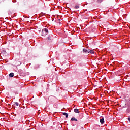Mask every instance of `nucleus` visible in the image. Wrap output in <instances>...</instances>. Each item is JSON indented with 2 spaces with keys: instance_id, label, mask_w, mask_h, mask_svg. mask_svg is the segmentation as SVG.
Segmentation results:
<instances>
[{
  "instance_id": "9b49d317",
  "label": "nucleus",
  "mask_w": 130,
  "mask_h": 130,
  "mask_svg": "<svg viewBox=\"0 0 130 130\" xmlns=\"http://www.w3.org/2000/svg\"><path fill=\"white\" fill-rule=\"evenodd\" d=\"M47 39L48 40H49V41H50V40H51V38H50V37H47Z\"/></svg>"
},
{
  "instance_id": "6e6552de",
  "label": "nucleus",
  "mask_w": 130,
  "mask_h": 130,
  "mask_svg": "<svg viewBox=\"0 0 130 130\" xmlns=\"http://www.w3.org/2000/svg\"><path fill=\"white\" fill-rule=\"evenodd\" d=\"M15 105H16V106H19V103H18V102H15Z\"/></svg>"
},
{
  "instance_id": "0eeeda50",
  "label": "nucleus",
  "mask_w": 130,
  "mask_h": 130,
  "mask_svg": "<svg viewBox=\"0 0 130 130\" xmlns=\"http://www.w3.org/2000/svg\"><path fill=\"white\" fill-rule=\"evenodd\" d=\"M74 112H75V113H79V109H74Z\"/></svg>"
},
{
  "instance_id": "1a4fd4ad",
  "label": "nucleus",
  "mask_w": 130,
  "mask_h": 130,
  "mask_svg": "<svg viewBox=\"0 0 130 130\" xmlns=\"http://www.w3.org/2000/svg\"><path fill=\"white\" fill-rule=\"evenodd\" d=\"M79 8H80V7L78 5L75 6V9H79Z\"/></svg>"
},
{
  "instance_id": "39448f33",
  "label": "nucleus",
  "mask_w": 130,
  "mask_h": 130,
  "mask_svg": "<svg viewBox=\"0 0 130 130\" xmlns=\"http://www.w3.org/2000/svg\"><path fill=\"white\" fill-rule=\"evenodd\" d=\"M78 121V119H77L76 118L73 117L71 118V121Z\"/></svg>"
},
{
  "instance_id": "20e7f679",
  "label": "nucleus",
  "mask_w": 130,
  "mask_h": 130,
  "mask_svg": "<svg viewBox=\"0 0 130 130\" xmlns=\"http://www.w3.org/2000/svg\"><path fill=\"white\" fill-rule=\"evenodd\" d=\"M63 115H64L66 118H68V117H69V114L67 113H66V112L63 113Z\"/></svg>"
},
{
  "instance_id": "9d476101",
  "label": "nucleus",
  "mask_w": 130,
  "mask_h": 130,
  "mask_svg": "<svg viewBox=\"0 0 130 130\" xmlns=\"http://www.w3.org/2000/svg\"><path fill=\"white\" fill-rule=\"evenodd\" d=\"M2 53H6V50L4 49L2 51Z\"/></svg>"
},
{
  "instance_id": "423d86ee",
  "label": "nucleus",
  "mask_w": 130,
  "mask_h": 130,
  "mask_svg": "<svg viewBox=\"0 0 130 130\" xmlns=\"http://www.w3.org/2000/svg\"><path fill=\"white\" fill-rule=\"evenodd\" d=\"M9 77H10V78H13V77H14V73H11L9 75Z\"/></svg>"
},
{
  "instance_id": "f257e3e1",
  "label": "nucleus",
  "mask_w": 130,
  "mask_h": 130,
  "mask_svg": "<svg viewBox=\"0 0 130 130\" xmlns=\"http://www.w3.org/2000/svg\"><path fill=\"white\" fill-rule=\"evenodd\" d=\"M83 52H84V53H90L91 54H93L94 53V52H95V51H94V50H90L88 48H84L83 49Z\"/></svg>"
},
{
  "instance_id": "f03ea898",
  "label": "nucleus",
  "mask_w": 130,
  "mask_h": 130,
  "mask_svg": "<svg viewBox=\"0 0 130 130\" xmlns=\"http://www.w3.org/2000/svg\"><path fill=\"white\" fill-rule=\"evenodd\" d=\"M48 34V29L44 28L42 31V36H46Z\"/></svg>"
},
{
  "instance_id": "7ed1b4c3",
  "label": "nucleus",
  "mask_w": 130,
  "mask_h": 130,
  "mask_svg": "<svg viewBox=\"0 0 130 130\" xmlns=\"http://www.w3.org/2000/svg\"><path fill=\"white\" fill-rule=\"evenodd\" d=\"M100 121L101 124H103V123H104V118L102 117H100Z\"/></svg>"
}]
</instances>
